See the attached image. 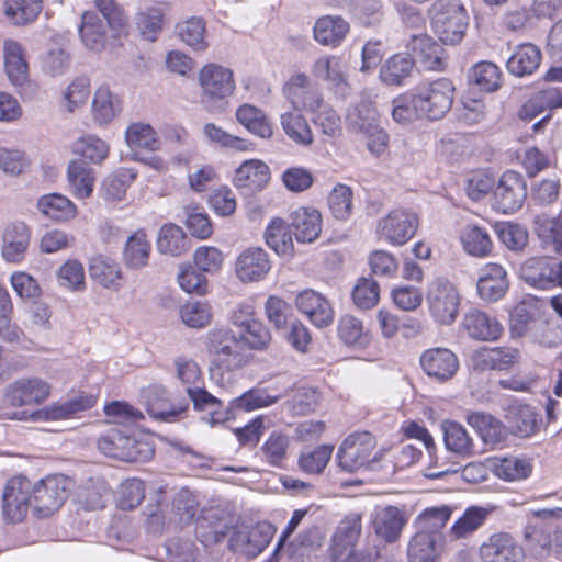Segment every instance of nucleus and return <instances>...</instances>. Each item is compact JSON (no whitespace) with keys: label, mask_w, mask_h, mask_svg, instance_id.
Returning <instances> with one entry per match:
<instances>
[{"label":"nucleus","mask_w":562,"mask_h":562,"mask_svg":"<svg viewBox=\"0 0 562 562\" xmlns=\"http://www.w3.org/2000/svg\"><path fill=\"white\" fill-rule=\"evenodd\" d=\"M271 341L270 330L260 322H250L241 329L237 338L229 329H215L210 333L207 348L214 359L210 368L212 379L217 375L223 380V372H234L244 368L249 356L243 350L241 344L254 350L266 349Z\"/></svg>","instance_id":"nucleus-1"},{"label":"nucleus","mask_w":562,"mask_h":562,"mask_svg":"<svg viewBox=\"0 0 562 562\" xmlns=\"http://www.w3.org/2000/svg\"><path fill=\"white\" fill-rule=\"evenodd\" d=\"M512 337H526L544 347H554L560 336L547 311L546 302L533 295H526L513 308L509 315Z\"/></svg>","instance_id":"nucleus-2"},{"label":"nucleus","mask_w":562,"mask_h":562,"mask_svg":"<svg viewBox=\"0 0 562 562\" xmlns=\"http://www.w3.org/2000/svg\"><path fill=\"white\" fill-rule=\"evenodd\" d=\"M435 34L446 45H457L469 26V15L460 0H436L430 8Z\"/></svg>","instance_id":"nucleus-3"},{"label":"nucleus","mask_w":562,"mask_h":562,"mask_svg":"<svg viewBox=\"0 0 562 562\" xmlns=\"http://www.w3.org/2000/svg\"><path fill=\"white\" fill-rule=\"evenodd\" d=\"M376 440L368 431L349 435L339 446L336 460L341 471L355 473L361 469L372 470L378 457L372 452Z\"/></svg>","instance_id":"nucleus-4"},{"label":"nucleus","mask_w":562,"mask_h":562,"mask_svg":"<svg viewBox=\"0 0 562 562\" xmlns=\"http://www.w3.org/2000/svg\"><path fill=\"white\" fill-rule=\"evenodd\" d=\"M454 85L448 78L419 83L414 93L419 104L422 116L429 120L443 117L451 109L454 98Z\"/></svg>","instance_id":"nucleus-5"},{"label":"nucleus","mask_w":562,"mask_h":562,"mask_svg":"<svg viewBox=\"0 0 562 562\" xmlns=\"http://www.w3.org/2000/svg\"><path fill=\"white\" fill-rule=\"evenodd\" d=\"M98 449L108 457L127 462L145 461L154 454L149 443L138 441L116 428L109 429L99 438Z\"/></svg>","instance_id":"nucleus-6"},{"label":"nucleus","mask_w":562,"mask_h":562,"mask_svg":"<svg viewBox=\"0 0 562 562\" xmlns=\"http://www.w3.org/2000/svg\"><path fill=\"white\" fill-rule=\"evenodd\" d=\"M419 226L418 215L407 209L391 210L376 224L378 237L392 246H403L411 240Z\"/></svg>","instance_id":"nucleus-7"},{"label":"nucleus","mask_w":562,"mask_h":562,"mask_svg":"<svg viewBox=\"0 0 562 562\" xmlns=\"http://www.w3.org/2000/svg\"><path fill=\"white\" fill-rule=\"evenodd\" d=\"M71 481L63 474L48 475L36 484H31L34 510L41 516H49L67 499Z\"/></svg>","instance_id":"nucleus-8"},{"label":"nucleus","mask_w":562,"mask_h":562,"mask_svg":"<svg viewBox=\"0 0 562 562\" xmlns=\"http://www.w3.org/2000/svg\"><path fill=\"white\" fill-rule=\"evenodd\" d=\"M199 85L202 90L201 100L209 105L231 97L236 88L233 71L214 63L206 64L201 68Z\"/></svg>","instance_id":"nucleus-9"},{"label":"nucleus","mask_w":562,"mask_h":562,"mask_svg":"<svg viewBox=\"0 0 562 562\" xmlns=\"http://www.w3.org/2000/svg\"><path fill=\"white\" fill-rule=\"evenodd\" d=\"M527 198L524 177L513 170L504 172L493 190V207L502 213L519 210Z\"/></svg>","instance_id":"nucleus-10"},{"label":"nucleus","mask_w":562,"mask_h":562,"mask_svg":"<svg viewBox=\"0 0 562 562\" xmlns=\"http://www.w3.org/2000/svg\"><path fill=\"white\" fill-rule=\"evenodd\" d=\"M282 92L291 106L301 112L304 110L312 116L328 104L322 93L312 87L310 78L302 72L292 75L284 83Z\"/></svg>","instance_id":"nucleus-11"},{"label":"nucleus","mask_w":562,"mask_h":562,"mask_svg":"<svg viewBox=\"0 0 562 562\" xmlns=\"http://www.w3.org/2000/svg\"><path fill=\"white\" fill-rule=\"evenodd\" d=\"M31 506L33 507L31 481L24 476H14L9 480L2 495L4 519L12 524L20 522Z\"/></svg>","instance_id":"nucleus-12"},{"label":"nucleus","mask_w":562,"mask_h":562,"mask_svg":"<svg viewBox=\"0 0 562 562\" xmlns=\"http://www.w3.org/2000/svg\"><path fill=\"white\" fill-rule=\"evenodd\" d=\"M274 533L271 524L262 521L252 527L234 530L228 547L232 551L241 552L248 557H257L270 543Z\"/></svg>","instance_id":"nucleus-13"},{"label":"nucleus","mask_w":562,"mask_h":562,"mask_svg":"<svg viewBox=\"0 0 562 562\" xmlns=\"http://www.w3.org/2000/svg\"><path fill=\"white\" fill-rule=\"evenodd\" d=\"M50 394V385L41 378H21L5 389V398L12 406L42 404Z\"/></svg>","instance_id":"nucleus-14"},{"label":"nucleus","mask_w":562,"mask_h":562,"mask_svg":"<svg viewBox=\"0 0 562 562\" xmlns=\"http://www.w3.org/2000/svg\"><path fill=\"white\" fill-rule=\"evenodd\" d=\"M427 300L434 318L445 325L454 322L458 315L459 294L452 283H431Z\"/></svg>","instance_id":"nucleus-15"},{"label":"nucleus","mask_w":562,"mask_h":562,"mask_svg":"<svg viewBox=\"0 0 562 562\" xmlns=\"http://www.w3.org/2000/svg\"><path fill=\"white\" fill-rule=\"evenodd\" d=\"M423 371L439 382L452 379L459 370V359L448 348H429L419 358Z\"/></svg>","instance_id":"nucleus-16"},{"label":"nucleus","mask_w":562,"mask_h":562,"mask_svg":"<svg viewBox=\"0 0 562 562\" xmlns=\"http://www.w3.org/2000/svg\"><path fill=\"white\" fill-rule=\"evenodd\" d=\"M295 306L317 328H326L334 322V310L328 300L314 290H304L296 295Z\"/></svg>","instance_id":"nucleus-17"},{"label":"nucleus","mask_w":562,"mask_h":562,"mask_svg":"<svg viewBox=\"0 0 562 562\" xmlns=\"http://www.w3.org/2000/svg\"><path fill=\"white\" fill-rule=\"evenodd\" d=\"M407 47L414 53L417 61L425 70L442 71L446 69L445 49L426 33L412 34Z\"/></svg>","instance_id":"nucleus-18"},{"label":"nucleus","mask_w":562,"mask_h":562,"mask_svg":"<svg viewBox=\"0 0 562 562\" xmlns=\"http://www.w3.org/2000/svg\"><path fill=\"white\" fill-rule=\"evenodd\" d=\"M483 562H520L524 559L522 548L508 532H496L480 547Z\"/></svg>","instance_id":"nucleus-19"},{"label":"nucleus","mask_w":562,"mask_h":562,"mask_svg":"<svg viewBox=\"0 0 562 562\" xmlns=\"http://www.w3.org/2000/svg\"><path fill=\"white\" fill-rule=\"evenodd\" d=\"M31 241V228L21 221L9 223L2 233L1 256L7 262L24 260Z\"/></svg>","instance_id":"nucleus-20"},{"label":"nucleus","mask_w":562,"mask_h":562,"mask_svg":"<svg viewBox=\"0 0 562 562\" xmlns=\"http://www.w3.org/2000/svg\"><path fill=\"white\" fill-rule=\"evenodd\" d=\"M233 528L232 520L217 510H206L198 518L195 535L205 547L222 542Z\"/></svg>","instance_id":"nucleus-21"},{"label":"nucleus","mask_w":562,"mask_h":562,"mask_svg":"<svg viewBox=\"0 0 562 562\" xmlns=\"http://www.w3.org/2000/svg\"><path fill=\"white\" fill-rule=\"evenodd\" d=\"M443 533H427L417 530L408 543V562H437L443 550Z\"/></svg>","instance_id":"nucleus-22"},{"label":"nucleus","mask_w":562,"mask_h":562,"mask_svg":"<svg viewBox=\"0 0 562 562\" xmlns=\"http://www.w3.org/2000/svg\"><path fill=\"white\" fill-rule=\"evenodd\" d=\"M186 391L193 404V408L205 413L202 417L205 423L213 426L228 419V411L222 400L212 395L204 387L199 385L187 386Z\"/></svg>","instance_id":"nucleus-23"},{"label":"nucleus","mask_w":562,"mask_h":562,"mask_svg":"<svg viewBox=\"0 0 562 562\" xmlns=\"http://www.w3.org/2000/svg\"><path fill=\"white\" fill-rule=\"evenodd\" d=\"M268 254L261 248H249L236 260L235 271L240 281H260L270 271Z\"/></svg>","instance_id":"nucleus-24"},{"label":"nucleus","mask_w":562,"mask_h":562,"mask_svg":"<svg viewBox=\"0 0 562 562\" xmlns=\"http://www.w3.org/2000/svg\"><path fill=\"white\" fill-rule=\"evenodd\" d=\"M350 24L340 15H324L316 20L313 27L314 40L323 45L336 48L347 37Z\"/></svg>","instance_id":"nucleus-25"},{"label":"nucleus","mask_w":562,"mask_h":562,"mask_svg":"<svg viewBox=\"0 0 562 562\" xmlns=\"http://www.w3.org/2000/svg\"><path fill=\"white\" fill-rule=\"evenodd\" d=\"M270 168L259 159L245 160L235 171L234 184L247 192L261 191L270 181Z\"/></svg>","instance_id":"nucleus-26"},{"label":"nucleus","mask_w":562,"mask_h":562,"mask_svg":"<svg viewBox=\"0 0 562 562\" xmlns=\"http://www.w3.org/2000/svg\"><path fill=\"white\" fill-rule=\"evenodd\" d=\"M94 404L95 400L93 396L80 395L72 400L63 403H54L37 409L30 415V418L33 420H64L93 407Z\"/></svg>","instance_id":"nucleus-27"},{"label":"nucleus","mask_w":562,"mask_h":562,"mask_svg":"<svg viewBox=\"0 0 562 562\" xmlns=\"http://www.w3.org/2000/svg\"><path fill=\"white\" fill-rule=\"evenodd\" d=\"M505 419L510 431L519 437L532 436L538 427L537 413L533 407L517 400L507 404Z\"/></svg>","instance_id":"nucleus-28"},{"label":"nucleus","mask_w":562,"mask_h":562,"mask_svg":"<svg viewBox=\"0 0 562 562\" xmlns=\"http://www.w3.org/2000/svg\"><path fill=\"white\" fill-rule=\"evenodd\" d=\"M109 25L94 11H86L81 16L79 36L82 44L92 52H101L109 41Z\"/></svg>","instance_id":"nucleus-29"},{"label":"nucleus","mask_w":562,"mask_h":562,"mask_svg":"<svg viewBox=\"0 0 562 562\" xmlns=\"http://www.w3.org/2000/svg\"><path fill=\"white\" fill-rule=\"evenodd\" d=\"M295 238L300 243H313L322 232V215L313 207L301 206L290 214Z\"/></svg>","instance_id":"nucleus-30"},{"label":"nucleus","mask_w":562,"mask_h":562,"mask_svg":"<svg viewBox=\"0 0 562 562\" xmlns=\"http://www.w3.org/2000/svg\"><path fill=\"white\" fill-rule=\"evenodd\" d=\"M95 182L94 170L85 160L72 159L67 167L69 192L78 200L91 196Z\"/></svg>","instance_id":"nucleus-31"},{"label":"nucleus","mask_w":562,"mask_h":562,"mask_svg":"<svg viewBox=\"0 0 562 562\" xmlns=\"http://www.w3.org/2000/svg\"><path fill=\"white\" fill-rule=\"evenodd\" d=\"M406 524L403 512L395 506L376 509L373 516V529L376 536L386 542L396 541Z\"/></svg>","instance_id":"nucleus-32"},{"label":"nucleus","mask_w":562,"mask_h":562,"mask_svg":"<svg viewBox=\"0 0 562 562\" xmlns=\"http://www.w3.org/2000/svg\"><path fill=\"white\" fill-rule=\"evenodd\" d=\"M494 506L472 505L450 527L449 536L454 539H465L476 532L494 512Z\"/></svg>","instance_id":"nucleus-33"},{"label":"nucleus","mask_w":562,"mask_h":562,"mask_svg":"<svg viewBox=\"0 0 562 562\" xmlns=\"http://www.w3.org/2000/svg\"><path fill=\"white\" fill-rule=\"evenodd\" d=\"M121 110V99L108 86H100L95 90L91 113L93 121L99 126L109 125L120 114Z\"/></svg>","instance_id":"nucleus-34"},{"label":"nucleus","mask_w":562,"mask_h":562,"mask_svg":"<svg viewBox=\"0 0 562 562\" xmlns=\"http://www.w3.org/2000/svg\"><path fill=\"white\" fill-rule=\"evenodd\" d=\"M280 125L284 134L299 146H310L314 142L313 132L302 112L291 106L280 114Z\"/></svg>","instance_id":"nucleus-35"},{"label":"nucleus","mask_w":562,"mask_h":562,"mask_svg":"<svg viewBox=\"0 0 562 562\" xmlns=\"http://www.w3.org/2000/svg\"><path fill=\"white\" fill-rule=\"evenodd\" d=\"M463 327L471 338L477 340H496L503 333L502 324L481 311L465 314Z\"/></svg>","instance_id":"nucleus-36"},{"label":"nucleus","mask_w":562,"mask_h":562,"mask_svg":"<svg viewBox=\"0 0 562 562\" xmlns=\"http://www.w3.org/2000/svg\"><path fill=\"white\" fill-rule=\"evenodd\" d=\"M36 206L44 217L57 223L69 222L77 216V206L60 193L42 195Z\"/></svg>","instance_id":"nucleus-37"},{"label":"nucleus","mask_w":562,"mask_h":562,"mask_svg":"<svg viewBox=\"0 0 562 562\" xmlns=\"http://www.w3.org/2000/svg\"><path fill=\"white\" fill-rule=\"evenodd\" d=\"M467 422L485 443L497 445L506 439L505 426L490 414L471 412L467 415Z\"/></svg>","instance_id":"nucleus-38"},{"label":"nucleus","mask_w":562,"mask_h":562,"mask_svg":"<svg viewBox=\"0 0 562 562\" xmlns=\"http://www.w3.org/2000/svg\"><path fill=\"white\" fill-rule=\"evenodd\" d=\"M524 281H562V261L557 258H532L522 268Z\"/></svg>","instance_id":"nucleus-39"},{"label":"nucleus","mask_w":562,"mask_h":562,"mask_svg":"<svg viewBox=\"0 0 562 562\" xmlns=\"http://www.w3.org/2000/svg\"><path fill=\"white\" fill-rule=\"evenodd\" d=\"M541 61L540 49L530 43L519 45L507 60L508 71L516 77L531 75Z\"/></svg>","instance_id":"nucleus-40"},{"label":"nucleus","mask_w":562,"mask_h":562,"mask_svg":"<svg viewBox=\"0 0 562 562\" xmlns=\"http://www.w3.org/2000/svg\"><path fill=\"white\" fill-rule=\"evenodd\" d=\"M236 120L251 134L269 139L272 134V125L267 115L259 108L245 103L236 110Z\"/></svg>","instance_id":"nucleus-41"},{"label":"nucleus","mask_w":562,"mask_h":562,"mask_svg":"<svg viewBox=\"0 0 562 562\" xmlns=\"http://www.w3.org/2000/svg\"><path fill=\"white\" fill-rule=\"evenodd\" d=\"M151 254V244L144 229L132 234L124 246L123 259L133 269H140L148 263Z\"/></svg>","instance_id":"nucleus-42"},{"label":"nucleus","mask_w":562,"mask_h":562,"mask_svg":"<svg viewBox=\"0 0 562 562\" xmlns=\"http://www.w3.org/2000/svg\"><path fill=\"white\" fill-rule=\"evenodd\" d=\"M3 58L10 81L15 86L23 85L27 78V64L21 44L13 40H5L3 43Z\"/></svg>","instance_id":"nucleus-43"},{"label":"nucleus","mask_w":562,"mask_h":562,"mask_svg":"<svg viewBox=\"0 0 562 562\" xmlns=\"http://www.w3.org/2000/svg\"><path fill=\"white\" fill-rule=\"evenodd\" d=\"M125 140L131 149H146L158 151L161 149V140L156 130L148 123L134 122L125 131Z\"/></svg>","instance_id":"nucleus-44"},{"label":"nucleus","mask_w":562,"mask_h":562,"mask_svg":"<svg viewBox=\"0 0 562 562\" xmlns=\"http://www.w3.org/2000/svg\"><path fill=\"white\" fill-rule=\"evenodd\" d=\"M156 244L159 252L170 256H180L190 248L183 229L173 223L160 227Z\"/></svg>","instance_id":"nucleus-45"},{"label":"nucleus","mask_w":562,"mask_h":562,"mask_svg":"<svg viewBox=\"0 0 562 562\" xmlns=\"http://www.w3.org/2000/svg\"><path fill=\"white\" fill-rule=\"evenodd\" d=\"M361 515L350 513L337 526L331 542L335 553L341 554L348 547H353L361 535Z\"/></svg>","instance_id":"nucleus-46"},{"label":"nucleus","mask_w":562,"mask_h":562,"mask_svg":"<svg viewBox=\"0 0 562 562\" xmlns=\"http://www.w3.org/2000/svg\"><path fill=\"white\" fill-rule=\"evenodd\" d=\"M346 121L348 127L357 134L370 132L380 125L379 112L371 101H361L350 108Z\"/></svg>","instance_id":"nucleus-47"},{"label":"nucleus","mask_w":562,"mask_h":562,"mask_svg":"<svg viewBox=\"0 0 562 562\" xmlns=\"http://www.w3.org/2000/svg\"><path fill=\"white\" fill-rule=\"evenodd\" d=\"M546 108H562V90L550 88L539 92L522 104L518 116L524 121H531Z\"/></svg>","instance_id":"nucleus-48"},{"label":"nucleus","mask_w":562,"mask_h":562,"mask_svg":"<svg viewBox=\"0 0 562 562\" xmlns=\"http://www.w3.org/2000/svg\"><path fill=\"white\" fill-rule=\"evenodd\" d=\"M72 153L86 162L99 165L105 160L110 153L109 144L94 134H86L72 144Z\"/></svg>","instance_id":"nucleus-49"},{"label":"nucleus","mask_w":562,"mask_h":562,"mask_svg":"<svg viewBox=\"0 0 562 562\" xmlns=\"http://www.w3.org/2000/svg\"><path fill=\"white\" fill-rule=\"evenodd\" d=\"M414 60L409 56L396 54L389 58L380 69V79L387 86H402L411 76Z\"/></svg>","instance_id":"nucleus-50"},{"label":"nucleus","mask_w":562,"mask_h":562,"mask_svg":"<svg viewBox=\"0 0 562 562\" xmlns=\"http://www.w3.org/2000/svg\"><path fill=\"white\" fill-rule=\"evenodd\" d=\"M470 80L480 91L492 93L502 86V70L491 61H480L475 64L469 74Z\"/></svg>","instance_id":"nucleus-51"},{"label":"nucleus","mask_w":562,"mask_h":562,"mask_svg":"<svg viewBox=\"0 0 562 562\" xmlns=\"http://www.w3.org/2000/svg\"><path fill=\"white\" fill-rule=\"evenodd\" d=\"M514 355L503 348H482L474 351L471 361L475 370H505L514 362Z\"/></svg>","instance_id":"nucleus-52"},{"label":"nucleus","mask_w":562,"mask_h":562,"mask_svg":"<svg viewBox=\"0 0 562 562\" xmlns=\"http://www.w3.org/2000/svg\"><path fill=\"white\" fill-rule=\"evenodd\" d=\"M441 427L443 431L445 446L449 451L461 457H467L472 453V439L461 424L452 420H445Z\"/></svg>","instance_id":"nucleus-53"},{"label":"nucleus","mask_w":562,"mask_h":562,"mask_svg":"<svg viewBox=\"0 0 562 562\" xmlns=\"http://www.w3.org/2000/svg\"><path fill=\"white\" fill-rule=\"evenodd\" d=\"M291 226L282 218L271 220L266 228L265 238L270 248L278 255L288 256L293 251Z\"/></svg>","instance_id":"nucleus-54"},{"label":"nucleus","mask_w":562,"mask_h":562,"mask_svg":"<svg viewBox=\"0 0 562 562\" xmlns=\"http://www.w3.org/2000/svg\"><path fill=\"white\" fill-rule=\"evenodd\" d=\"M337 331L339 339L347 346L364 348L370 341L362 321L349 314L339 318Z\"/></svg>","instance_id":"nucleus-55"},{"label":"nucleus","mask_w":562,"mask_h":562,"mask_svg":"<svg viewBox=\"0 0 562 562\" xmlns=\"http://www.w3.org/2000/svg\"><path fill=\"white\" fill-rule=\"evenodd\" d=\"M461 241L464 250L476 257L488 255L493 247L487 229L476 224H469L463 228Z\"/></svg>","instance_id":"nucleus-56"},{"label":"nucleus","mask_w":562,"mask_h":562,"mask_svg":"<svg viewBox=\"0 0 562 562\" xmlns=\"http://www.w3.org/2000/svg\"><path fill=\"white\" fill-rule=\"evenodd\" d=\"M194 266H184L179 272L178 279H183L187 276L195 274V270L199 272H211L217 271L223 262L222 252L215 247H199L194 252Z\"/></svg>","instance_id":"nucleus-57"},{"label":"nucleus","mask_w":562,"mask_h":562,"mask_svg":"<svg viewBox=\"0 0 562 562\" xmlns=\"http://www.w3.org/2000/svg\"><path fill=\"white\" fill-rule=\"evenodd\" d=\"M535 231L547 245H552L557 252H562V217L544 213L535 218Z\"/></svg>","instance_id":"nucleus-58"},{"label":"nucleus","mask_w":562,"mask_h":562,"mask_svg":"<svg viewBox=\"0 0 562 562\" xmlns=\"http://www.w3.org/2000/svg\"><path fill=\"white\" fill-rule=\"evenodd\" d=\"M43 9V0H5L4 13L18 25L33 22Z\"/></svg>","instance_id":"nucleus-59"},{"label":"nucleus","mask_w":562,"mask_h":562,"mask_svg":"<svg viewBox=\"0 0 562 562\" xmlns=\"http://www.w3.org/2000/svg\"><path fill=\"white\" fill-rule=\"evenodd\" d=\"M179 38L194 50H205V23L200 18L188 19L177 25Z\"/></svg>","instance_id":"nucleus-60"},{"label":"nucleus","mask_w":562,"mask_h":562,"mask_svg":"<svg viewBox=\"0 0 562 562\" xmlns=\"http://www.w3.org/2000/svg\"><path fill=\"white\" fill-rule=\"evenodd\" d=\"M290 438L285 434L274 430L261 446L265 461L272 467H281L286 459Z\"/></svg>","instance_id":"nucleus-61"},{"label":"nucleus","mask_w":562,"mask_h":562,"mask_svg":"<svg viewBox=\"0 0 562 562\" xmlns=\"http://www.w3.org/2000/svg\"><path fill=\"white\" fill-rule=\"evenodd\" d=\"M532 471L531 463L524 458L506 457L499 459L494 467L495 474L505 481L527 479Z\"/></svg>","instance_id":"nucleus-62"},{"label":"nucleus","mask_w":562,"mask_h":562,"mask_svg":"<svg viewBox=\"0 0 562 562\" xmlns=\"http://www.w3.org/2000/svg\"><path fill=\"white\" fill-rule=\"evenodd\" d=\"M135 179L136 172L133 169H119L103 180L102 191L108 200L120 201Z\"/></svg>","instance_id":"nucleus-63"},{"label":"nucleus","mask_w":562,"mask_h":562,"mask_svg":"<svg viewBox=\"0 0 562 562\" xmlns=\"http://www.w3.org/2000/svg\"><path fill=\"white\" fill-rule=\"evenodd\" d=\"M452 509L448 505L426 508L417 518V530L427 533H442Z\"/></svg>","instance_id":"nucleus-64"}]
</instances>
